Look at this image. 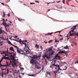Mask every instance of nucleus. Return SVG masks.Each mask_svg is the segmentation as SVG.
Wrapping results in <instances>:
<instances>
[{"mask_svg": "<svg viewBox=\"0 0 78 78\" xmlns=\"http://www.w3.org/2000/svg\"><path fill=\"white\" fill-rule=\"evenodd\" d=\"M58 35H59V36H63L61 35L58 34Z\"/></svg>", "mask_w": 78, "mask_h": 78, "instance_id": "64", "label": "nucleus"}, {"mask_svg": "<svg viewBox=\"0 0 78 78\" xmlns=\"http://www.w3.org/2000/svg\"><path fill=\"white\" fill-rule=\"evenodd\" d=\"M46 53H48V51H52V48H51L49 49H46Z\"/></svg>", "mask_w": 78, "mask_h": 78, "instance_id": "12", "label": "nucleus"}, {"mask_svg": "<svg viewBox=\"0 0 78 78\" xmlns=\"http://www.w3.org/2000/svg\"><path fill=\"white\" fill-rule=\"evenodd\" d=\"M37 55H34L33 56V59H37Z\"/></svg>", "mask_w": 78, "mask_h": 78, "instance_id": "17", "label": "nucleus"}, {"mask_svg": "<svg viewBox=\"0 0 78 78\" xmlns=\"http://www.w3.org/2000/svg\"><path fill=\"white\" fill-rule=\"evenodd\" d=\"M67 69V67H66V68L65 69H63V70H66Z\"/></svg>", "mask_w": 78, "mask_h": 78, "instance_id": "61", "label": "nucleus"}, {"mask_svg": "<svg viewBox=\"0 0 78 78\" xmlns=\"http://www.w3.org/2000/svg\"><path fill=\"white\" fill-rule=\"evenodd\" d=\"M36 47H37V48H39V45H37V44L36 45Z\"/></svg>", "mask_w": 78, "mask_h": 78, "instance_id": "38", "label": "nucleus"}, {"mask_svg": "<svg viewBox=\"0 0 78 78\" xmlns=\"http://www.w3.org/2000/svg\"><path fill=\"white\" fill-rule=\"evenodd\" d=\"M45 62H46V63H47V60L45 59Z\"/></svg>", "mask_w": 78, "mask_h": 78, "instance_id": "54", "label": "nucleus"}, {"mask_svg": "<svg viewBox=\"0 0 78 78\" xmlns=\"http://www.w3.org/2000/svg\"><path fill=\"white\" fill-rule=\"evenodd\" d=\"M21 74H22V76H23V75H24V74H25V73H21Z\"/></svg>", "mask_w": 78, "mask_h": 78, "instance_id": "56", "label": "nucleus"}, {"mask_svg": "<svg viewBox=\"0 0 78 78\" xmlns=\"http://www.w3.org/2000/svg\"><path fill=\"white\" fill-rule=\"evenodd\" d=\"M37 69H39L41 68V67H40L39 66H37Z\"/></svg>", "mask_w": 78, "mask_h": 78, "instance_id": "43", "label": "nucleus"}, {"mask_svg": "<svg viewBox=\"0 0 78 78\" xmlns=\"http://www.w3.org/2000/svg\"><path fill=\"white\" fill-rule=\"evenodd\" d=\"M1 55H3V54H5V56H8L7 54L9 53L8 52V50H7V51L5 52V51H1Z\"/></svg>", "mask_w": 78, "mask_h": 78, "instance_id": "5", "label": "nucleus"}, {"mask_svg": "<svg viewBox=\"0 0 78 78\" xmlns=\"http://www.w3.org/2000/svg\"><path fill=\"white\" fill-rule=\"evenodd\" d=\"M18 20L20 21H22V20H23V19H18Z\"/></svg>", "mask_w": 78, "mask_h": 78, "instance_id": "34", "label": "nucleus"}, {"mask_svg": "<svg viewBox=\"0 0 78 78\" xmlns=\"http://www.w3.org/2000/svg\"><path fill=\"white\" fill-rule=\"evenodd\" d=\"M35 62H36V60H34V59L33 58H32L31 59V60L30 61V64H32V65L34 66V64Z\"/></svg>", "mask_w": 78, "mask_h": 78, "instance_id": "8", "label": "nucleus"}, {"mask_svg": "<svg viewBox=\"0 0 78 78\" xmlns=\"http://www.w3.org/2000/svg\"><path fill=\"white\" fill-rule=\"evenodd\" d=\"M61 32V31H56L55 32H54V34H55L56 33H59V34H60Z\"/></svg>", "mask_w": 78, "mask_h": 78, "instance_id": "25", "label": "nucleus"}, {"mask_svg": "<svg viewBox=\"0 0 78 78\" xmlns=\"http://www.w3.org/2000/svg\"><path fill=\"white\" fill-rule=\"evenodd\" d=\"M20 69H21V70H24V68H21Z\"/></svg>", "mask_w": 78, "mask_h": 78, "instance_id": "57", "label": "nucleus"}, {"mask_svg": "<svg viewBox=\"0 0 78 78\" xmlns=\"http://www.w3.org/2000/svg\"><path fill=\"white\" fill-rule=\"evenodd\" d=\"M46 75L47 77H48L51 76V74H50V72L48 71L46 72Z\"/></svg>", "mask_w": 78, "mask_h": 78, "instance_id": "9", "label": "nucleus"}, {"mask_svg": "<svg viewBox=\"0 0 78 78\" xmlns=\"http://www.w3.org/2000/svg\"><path fill=\"white\" fill-rule=\"evenodd\" d=\"M42 57L43 58H45L46 57L47 59H49L50 58V54H49L48 55V53H47V52H46L44 54V55H43Z\"/></svg>", "mask_w": 78, "mask_h": 78, "instance_id": "2", "label": "nucleus"}, {"mask_svg": "<svg viewBox=\"0 0 78 78\" xmlns=\"http://www.w3.org/2000/svg\"><path fill=\"white\" fill-rule=\"evenodd\" d=\"M21 42H22V43L23 44H24V45H25V47H27L28 50H30V48H29V47H28V46H27L28 44L27 45V44H26V43H25L23 41H22Z\"/></svg>", "mask_w": 78, "mask_h": 78, "instance_id": "10", "label": "nucleus"}, {"mask_svg": "<svg viewBox=\"0 0 78 78\" xmlns=\"http://www.w3.org/2000/svg\"><path fill=\"white\" fill-rule=\"evenodd\" d=\"M9 22H10V23H12L11 21H9Z\"/></svg>", "mask_w": 78, "mask_h": 78, "instance_id": "63", "label": "nucleus"}, {"mask_svg": "<svg viewBox=\"0 0 78 78\" xmlns=\"http://www.w3.org/2000/svg\"><path fill=\"white\" fill-rule=\"evenodd\" d=\"M1 74L2 77H3V73H2Z\"/></svg>", "mask_w": 78, "mask_h": 78, "instance_id": "52", "label": "nucleus"}, {"mask_svg": "<svg viewBox=\"0 0 78 78\" xmlns=\"http://www.w3.org/2000/svg\"><path fill=\"white\" fill-rule=\"evenodd\" d=\"M58 70H57L56 71H54V73L55 75V76H56V75H57V73H58V72H59L60 73H61L60 72V71H59V70H62V69H61L60 68H58Z\"/></svg>", "mask_w": 78, "mask_h": 78, "instance_id": "4", "label": "nucleus"}, {"mask_svg": "<svg viewBox=\"0 0 78 78\" xmlns=\"http://www.w3.org/2000/svg\"><path fill=\"white\" fill-rule=\"evenodd\" d=\"M4 32V33H5V32L4 30L2 31V30L1 28H0V33H2V32Z\"/></svg>", "mask_w": 78, "mask_h": 78, "instance_id": "18", "label": "nucleus"}, {"mask_svg": "<svg viewBox=\"0 0 78 78\" xmlns=\"http://www.w3.org/2000/svg\"><path fill=\"white\" fill-rule=\"evenodd\" d=\"M7 15L8 16V17H9V16H10V15H9V13L8 14H7Z\"/></svg>", "mask_w": 78, "mask_h": 78, "instance_id": "48", "label": "nucleus"}, {"mask_svg": "<svg viewBox=\"0 0 78 78\" xmlns=\"http://www.w3.org/2000/svg\"><path fill=\"white\" fill-rule=\"evenodd\" d=\"M58 55H59V53L58 54H56L54 57L55 58L57 59V58H60V56H59Z\"/></svg>", "mask_w": 78, "mask_h": 78, "instance_id": "13", "label": "nucleus"}, {"mask_svg": "<svg viewBox=\"0 0 78 78\" xmlns=\"http://www.w3.org/2000/svg\"><path fill=\"white\" fill-rule=\"evenodd\" d=\"M62 7H60L59 8H58V9H62Z\"/></svg>", "mask_w": 78, "mask_h": 78, "instance_id": "51", "label": "nucleus"}, {"mask_svg": "<svg viewBox=\"0 0 78 78\" xmlns=\"http://www.w3.org/2000/svg\"><path fill=\"white\" fill-rule=\"evenodd\" d=\"M19 72V70H18V71L17 72H16V73H18Z\"/></svg>", "mask_w": 78, "mask_h": 78, "instance_id": "62", "label": "nucleus"}, {"mask_svg": "<svg viewBox=\"0 0 78 78\" xmlns=\"http://www.w3.org/2000/svg\"><path fill=\"white\" fill-rule=\"evenodd\" d=\"M3 25L5 26V28H6L7 27H8V25L7 24V23H6V22H5V23H2Z\"/></svg>", "mask_w": 78, "mask_h": 78, "instance_id": "15", "label": "nucleus"}, {"mask_svg": "<svg viewBox=\"0 0 78 78\" xmlns=\"http://www.w3.org/2000/svg\"><path fill=\"white\" fill-rule=\"evenodd\" d=\"M73 36H78V32H77V34H76L75 33H73Z\"/></svg>", "mask_w": 78, "mask_h": 78, "instance_id": "23", "label": "nucleus"}, {"mask_svg": "<svg viewBox=\"0 0 78 78\" xmlns=\"http://www.w3.org/2000/svg\"><path fill=\"white\" fill-rule=\"evenodd\" d=\"M77 26H74L72 28V30H71L69 32V33H71V32H73H73H75V31H75V30H76V27H77Z\"/></svg>", "mask_w": 78, "mask_h": 78, "instance_id": "7", "label": "nucleus"}, {"mask_svg": "<svg viewBox=\"0 0 78 78\" xmlns=\"http://www.w3.org/2000/svg\"><path fill=\"white\" fill-rule=\"evenodd\" d=\"M17 42H19L20 44H22V41L20 40L17 41Z\"/></svg>", "mask_w": 78, "mask_h": 78, "instance_id": "29", "label": "nucleus"}, {"mask_svg": "<svg viewBox=\"0 0 78 78\" xmlns=\"http://www.w3.org/2000/svg\"><path fill=\"white\" fill-rule=\"evenodd\" d=\"M62 57H60V58H57V59H58V60H61V58Z\"/></svg>", "mask_w": 78, "mask_h": 78, "instance_id": "44", "label": "nucleus"}, {"mask_svg": "<svg viewBox=\"0 0 78 78\" xmlns=\"http://www.w3.org/2000/svg\"><path fill=\"white\" fill-rule=\"evenodd\" d=\"M10 64H11V65H12V67H15V66H17V65H16V63L15 62H13L12 64L11 63H10Z\"/></svg>", "mask_w": 78, "mask_h": 78, "instance_id": "11", "label": "nucleus"}, {"mask_svg": "<svg viewBox=\"0 0 78 78\" xmlns=\"http://www.w3.org/2000/svg\"><path fill=\"white\" fill-rule=\"evenodd\" d=\"M15 38H17V35L15 36Z\"/></svg>", "mask_w": 78, "mask_h": 78, "instance_id": "59", "label": "nucleus"}, {"mask_svg": "<svg viewBox=\"0 0 78 78\" xmlns=\"http://www.w3.org/2000/svg\"><path fill=\"white\" fill-rule=\"evenodd\" d=\"M23 41L24 42H27V40H23Z\"/></svg>", "mask_w": 78, "mask_h": 78, "instance_id": "55", "label": "nucleus"}, {"mask_svg": "<svg viewBox=\"0 0 78 78\" xmlns=\"http://www.w3.org/2000/svg\"><path fill=\"white\" fill-rule=\"evenodd\" d=\"M10 25H11V24L10 23H9L7 24V27H9V26H10Z\"/></svg>", "mask_w": 78, "mask_h": 78, "instance_id": "41", "label": "nucleus"}, {"mask_svg": "<svg viewBox=\"0 0 78 78\" xmlns=\"http://www.w3.org/2000/svg\"><path fill=\"white\" fill-rule=\"evenodd\" d=\"M59 42V41H58H58H57V40H55V42Z\"/></svg>", "mask_w": 78, "mask_h": 78, "instance_id": "42", "label": "nucleus"}, {"mask_svg": "<svg viewBox=\"0 0 78 78\" xmlns=\"http://www.w3.org/2000/svg\"><path fill=\"white\" fill-rule=\"evenodd\" d=\"M11 56L12 57V58L13 60L14 59H15V57H14V56H13L12 55H11Z\"/></svg>", "mask_w": 78, "mask_h": 78, "instance_id": "27", "label": "nucleus"}, {"mask_svg": "<svg viewBox=\"0 0 78 78\" xmlns=\"http://www.w3.org/2000/svg\"><path fill=\"white\" fill-rule=\"evenodd\" d=\"M41 55H39L38 56H37V58H41Z\"/></svg>", "mask_w": 78, "mask_h": 78, "instance_id": "37", "label": "nucleus"}, {"mask_svg": "<svg viewBox=\"0 0 78 78\" xmlns=\"http://www.w3.org/2000/svg\"><path fill=\"white\" fill-rule=\"evenodd\" d=\"M0 45H3V44H2V42H0Z\"/></svg>", "mask_w": 78, "mask_h": 78, "instance_id": "49", "label": "nucleus"}, {"mask_svg": "<svg viewBox=\"0 0 78 78\" xmlns=\"http://www.w3.org/2000/svg\"><path fill=\"white\" fill-rule=\"evenodd\" d=\"M76 63H77V64H78V61H76V62H75V64H76Z\"/></svg>", "mask_w": 78, "mask_h": 78, "instance_id": "58", "label": "nucleus"}, {"mask_svg": "<svg viewBox=\"0 0 78 78\" xmlns=\"http://www.w3.org/2000/svg\"><path fill=\"white\" fill-rule=\"evenodd\" d=\"M52 41H53L52 40H51L49 41L48 42L49 43H51L52 42Z\"/></svg>", "mask_w": 78, "mask_h": 78, "instance_id": "39", "label": "nucleus"}, {"mask_svg": "<svg viewBox=\"0 0 78 78\" xmlns=\"http://www.w3.org/2000/svg\"><path fill=\"white\" fill-rule=\"evenodd\" d=\"M29 76H35V74L30 75H29Z\"/></svg>", "mask_w": 78, "mask_h": 78, "instance_id": "32", "label": "nucleus"}, {"mask_svg": "<svg viewBox=\"0 0 78 78\" xmlns=\"http://www.w3.org/2000/svg\"><path fill=\"white\" fill-rule=\"evenodd\" d=\"M55 7H56V8H58V9H59V8L58 5H55Z\"/></svg>", "mask_w": 78, "mask_h": 78, "instance_id": "40", "label": "nucleus"}, {"mask_svg": "<svg viewBox=\"0 0 78 78\" xmlns=\"http://www.w3.org/2000/svg\"><path fill=\"white\" fill-rule=\"evenodd\" d=\"M71 0H67L66 3L68 5H69V1H70Z\"/></svg>", "mask_w": 78, "mask_h": 78, "instance_id": "19", "label": "nucleus"}, {"mask_svg": "<svg viewBox=\"0 0 78 78\" xmlns=\"http://www.w3.org/2000/svg\"><path fill=\"white\" fill-rule=\"evenodd\" d=\"M55 67H58V68H59L60 69V67L59 66V65H55Z\"/></svg>", "mask_w": 78, "mask_h": 78, "instance_id": "24", "label": "nucleus"}, {"mask_svg": "<svg viewBox=\"0 0 78 78\" xmlns=\"http://www.w3.org/2000/svg\"><path fill=\"white\" fill-rule=\"evenodd\" d=\"M6 64L7 65H4L1 64V65H0V67H1L2 66L3 67H7V66H8V67H9V66L10 67H11V64L9 62H7Z\"/></svg>", "mask_w": 78, "mask_h": 78, "instance_id": "3", "label": "nucleus"}, {"mask_svg": "<svg viewBox=\"0 0 78 78\" xmlns=\"http://www.w3.org/2000/svg\"><path fill=\"white\" fill-rule=\"evenodd\" d=\"M6 41H8V42H7L9 44H10V45H12L13 46H14V47H15V48H17V52H18V53H19V54H22V55H23L24 54H25V53H23V51H20V48H19L17 46L14 45H13L12 43H11V42L9 41V40H6Z\"/></svg>", "mask_w": 78, "mask_h": 78, "instance_id": "1", "label": "nucleus"}, {"mask_svg": "<svg viewBox=\"0 0 78 78\" xmlns=\"http://www.w3.org/2000/svg\"><path fill=\"white\" fill-rule=\"evenodd\" d=\"M30 5H33V4H35V3H33V2H30Z\"/></svg>", "mask_w": 78, "mask_h": 78, "instance_id": "47", "label": "nucleus"}, {"mask_svg": "<svg viewBox=\"0 0 78 78\" xmlns=\"http://www.w3.org/2000/svg\"><path fill=\"white\" fill-rule=\"evenodd\" d=\"M53 34V32L50 33H49L48 34H47V35H50V36H51V35Z\"/></svg>", "mask_w": 78, "mask_h": 78, "instance_id": "22", "label": "nucleus"}, {"mask_svg": "<svg viewBox=\"0 0 78 78\" xmlns=\"http://www.w3.org/2000/svg\"><path fill=\"white\" fill-rule=\"evenodd\" d=\"M9 69H7V75H8V73H9Z\"/></svg>", "mask_w": 78, "mask_h": 78, "instance_id": "35", "label": "nucleus"}, {"mask_svg": "<svg viewBox=\"0 0 78 78\" xmlns=\"http://www.w3.org/2000/svg\"><path fill=\"white\" fill-rule=\"evenodd\" d=\"M5 16H6V14H3V17H5Z\"/></svg>", "mask_w": 78, "mask_h": 78, "instance_id": "45", "label": "nucleus"}, {"mask_svg": "<svg viewBox=\"0 0 78 78\" xmlns=\"http://www.w3.org/2000/svg\"><path fill=\"white\" fill-rule=\"evenodd\" d=\"M64 48L65 49H69V46H67V45L66 47H64Z\"/></svg>", "mask_w": 78, "mask_h": 78, "instance_id": "20", "label": "nucleus"}, {"mask_svg": "<svg viewBox=\"0 0 78 78\" xmlns=\"http://www.w3.org/2000/svg\"><path fill=\"white\" fill-rule=\"evenodd\" d=\"M12 40L13 41H16V42H17V40H14V39H12Z\"/></svg>", "mask_w": 78, "mask_h": 78, "instance_id": "53", "label": "nucleus"}, {"mask_svg": "<svg viewBox=\"0 0 78 78\" xmlns=\"http://www.w3.org/2000/svg\"><path fill=\"white\" fill-rule=\"evenodd\" d=\"M10 50H11V51H14V48L13 47H11L9 48Z\"/></svg>", "mask_w": 78, "mask_h": 78, "instance_id": "16", "label": "nucleus"}, {"mask_svg": "<svg viewBox=\"0 0 78 78\" xmlns=\"http://www.w3.org/2000/svg\"><path fill=\"white\" fill-rule=\"evenodd\" d=\"M55 64H52L51 65V66H50V68H52V69H53L54 68V67L55 66Z\"/></svg>", "mask_w": 78, "mask_h": 78, "instance_id": "14", "label": "nucleus"}, {"mask_svg": "<svg viewBox=\"0 0 78 78\" xmlns=\"http://www.w3.org/2000/svg\"><path fill=\"white\" fill-rule=\"evenodd\" d=\"M67 53H68L67 51H61L58 52L59 54H62V53H65V56H66V57H67Z\"/></svg>", "mask_w": 78, "mask_h": 78, "instance_id": "6", "label": "nucleus"}, {"mask_svg": "<svg viewBox=\"0 0 78 78\" xmlns=\"http://www.w3.org/2000/svg\"><path fill=\"white\" fill-rule=\"evenodd\" d=\"M3 23H5V20L4 19V18H3Z\"/></svg>", "mask_w": 78, "mask_h": 78, "instance_id": "33", "label": "nucleus"}, {"mask_svg": "<svg viewBox=\"0 0 78 78\" xmlns=\"http://www.w3.org/2000/svg\"><path fill=\"white\" fill-rule=\"evenodd\" d=\"M3 58V57H2V58L1 59V60H0V64H1V62H2V61H3V59H4V58Z\"/></svg>", "mask_w": 78, "mask_h": 78, "instance_id": "36", "label": "nucleus"}, {"mask_svg": "<svg viewBox=\"0 0 78 78\" xmlns=\"http://www.w3.org/2000/svg\"><path fill=\"white\" fill-rule=\"evenodd\" d=\"M35 2H36V3H39V1H35Z\"/></svg>", "mask_w": 78, "mask_h": 78, "instance_id": "50", "label": "nucleus"}, {"mask_svg": "<svg viewBox=\"0 0 78 78\" xmlns=\"http://www.w3.org/2000/svg\"><path fill=\"white\" fill-rule=\"evenodd\" d=\"M70 34V36H73V33L72 34H71V32L70 33H69Z\"/></svg>", "mask_w": 78, "mask_h": 78, "instance_id": "31", "label": "nucleus"}, {"mask_svg": "<svg viewBox=\"0 0 78 78\" xmlns=\"http://www.w3.org/2000/svg\"><path fill=\"white\" fill-rule=\"evenodd\" d=\"M37 62H35L34 64V66H35V68H37Z\"/></svg>", "mask_w": 78, "mask_h": 78, "instance_id": "21", "label": "nucleus"}, {"mask_svg": "<svg viewBox=\"0 0 78 78\" xmlns=\"http://www.w3.org/2000/svg\"><path fill=\"white\" fill-rule=\"evenodd\" d=\"M54 54L52 52H51V53H49L48 54V55H49V54H50V55L51 56V55H53Z\"/></svg>", "mask_w": 78, "mask_h": 78, "instance_id": "26", "label": "nucleus"}, {"mask_svg": "<svg viewBox=\"0 0 78 78\" xmlns=\"http://www.w3.org/2000/svg\"><path fill=\"white\" fill-rule=\"evenodd\" d=\"M65 0H63L62 1V3H63L64 4H65V3L64 2H65Z\"/></svg>", "mask_w": 78, "mask_h": 78, "instance_id": "46", "label": "nucleus"}, {"mask_svg": "<svg viewBox=\"0 0 78 78\" xmlns=\"http://www.w3.org/2000/svg\"><path fill=\"white\" fill-rule=\"evenodd\" d=\"M4 58V59H9V57H4L3 58Z\"/></svg>", "mask_w": 78, "mask_h": 78, "instance_id": "28", "label": "nucleus"}, {"mask_svg": "<svg viewBox=\"0 0 78 78\" xmlns=\"http://www.w3.org/2000/svg\"><path fill=\"white\" fill-rule=\"evenodd\" d=\"M66 37H67V41L69 39V36H68V35H67V36H66Z\"/></svg>", "mask_w": 78, "mask_h": 78, "instance_id": "30", "label": "nucleus"}, {"mask_svg": "<svg viewBox=\"0 0 78 78\" xmlns=\"http://www.w3.org/2000/svg\"><path fill=\"white\" fill-rule=\"evenodd\" d=\"M1 4L2 5H5V4H4L3 3H1Z\"/></svg>", "mask_w": 78, "mask_h": 78, "instance_id": "60", "label": "nucleus"}]
</instances>
